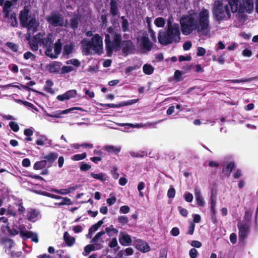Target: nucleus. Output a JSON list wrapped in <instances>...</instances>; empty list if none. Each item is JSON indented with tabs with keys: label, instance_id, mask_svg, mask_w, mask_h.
<instances>
[{
	"label": "nucleus",
	"instance_id": "obj_11",
	"mask_svg": "<svg viewBox=\"0 0 258 258\" xmlns=\"http://www.w3.org/2000/svg\"><path fill=\"white\" fill-rule=\"evenodd\" d=\"M137 44L139 47L147 51H150L152 47V43L148 37L144 35L138 36Z\"/></svg>",
	"mask_w": 258,
	"mask_h": 258
},
{
	"label": "nucleus",
	"instance_id": "obj_29",
	"mask_svg": "<svg viewBox=\"0 0 258 258\" xmlns=\"http://www.w3.org/2000/svg\"><path fill=\"white\" fill-rule=\"evenodd\" d=\"M122 49L125 51H127L133 48V43L131 41H124L122 43Z\"/></svg>",
	"mask_w": 258,
	"mask_h": 258
},
{
	"label": "nucleus",
	"instance_id": "obj_15",
	"mask_svg": "<svg viewBox=\"0 0 258 258\" xmlns=\"http://www.w3.org/2000/svg\"><path fill=\"white\" fill-rule=\"evenodd\" d=\"M76 95L77 91L76 90H71L63 94L58 95L56 98L60 101H63L75 97Z\"/></svg>",
	"mask_w": 258,
	"mask_h": 258
},
{
	"label": "nucleus",
	"instance_id": "obj_57",
	"mask_svg": "<svg viewBox=\"0 0 258 258\" xmlns=\"http://www.w3.org/2000/svg\"><path fill=\"white\" fill-rule=\"evenodd\" d=\"M72 229L75 233H79L82 232L83 227L81 225H77L72 227Z\"/></svg>",
	"mask_w": 258,
	"mask_h": 258
},
{
	"label": "nucleus",
	"instance_id": "obj_47",
	"mask_svg": "<svg viewBox=\"0 0 258 258\" xmlns=\"http://www.w3.org/2000/svg\"><path fill=\"white\" fill-rule=\"evenodd\" d=\"M184 198L185 200L187 202H189V203L191 202L192 201L193 198H194L192 195L189 192H185V194L184 195Z\"/></svg>",
	"mask_w": 258,
	"mask_h": 258
},
{
	"label": "nucleus",
	"instance_id": "obj_22",
	"mask_svg": "<svg viewBox=\"0 0 258 258\" xmlns=\"http://www.w3.org/2000/svg\"><path fill=\"white\" fill-rule=\"evenodd\" d=\"M13 3L10 1H6L3 7V14L5 18L9 17V13L11 11Z\"/></svg>",
	"mask_w": 258,
	"mask_h": 258
},
{
	"label": "nucleus",
	"instance_id": "obj_43",
	"mask_svg": "<svg viewBox=\"0 0 258 258\" xmlns=\"http://www.w3.org/2000/svg\"><path fill=\"white\" fill-rule=\"evenodd\" d=\"M251 216H252V212H249V211H246L245 213L244 219L241 222L247 223L249 224V222H250V221L251 219Z\"/></svg>",
	"mask_w": 258,
	"mask_h": 258
},
{
	"label": "nucleus",
	"instance_id": "obj_3",
	"mask_svg": "<svg viewBox=\"0 0 258 258\" xmlns=\"http://www.w3.org/2000/svg\"><path fill=\"white\" fill-rule=\"evenodd\" d=\"M238 11V0H216L214 2L212 14L219 23L230 19L231 13Z\"/></svg>",
	"mask_w": 258,
	"mask_h": 258
},
{
	"label": "nucleus",
	"instance_id": "obj_44",
	"mask_svg": "<svg viewBox=\"0 0 258 258\" xmlns=\"http://www.w3.org/2000/svg\"><path fill=\"white\" fill-rule=\"evenodd\" d=\"M105 233V232L103 231L98 232L91 240V242L95 243Z\"/></svg>",
	"mask_w": 258,
	"mask_h": 258
},
{
	"label": "nucleus",
	"instance_id": "obj_50",
	"mask_svg": "<svg viewBox=\"0 0 258 258\" xmlns=\"http://www.w3.org/2000/svg\"><path fill=\"white\" fill-rule=\"evenodd\" d=\"M10 254H11V258H18L22 256V253L20 251L16 252L15 250H12L10 252Z\"/></svg>",
	"mask_w": 258,
	"mask_h": 258
},
{
	"label": "nucleus",
	"instance_id": "obj_54",
	"mask_svg": "<svg viewBox=\"0 0 258 258\" xmlns=\"http://www.w3.org/2000/svg\"><path fill=\"white\" fill-rule=\"evenodd\" d=\"M197 56H202L205 54L206 49L202 47H199L197 49Z\"/></svg>",
	"mask_w": 258,
	"mask_h": 258
},
{
	"label": "nucleus",
	"instance_id": "obj_20",
	"mask_svg": "<svg viewBox=\"0 0 258 258\" xmlns=\"http://www.w3.org/2000/svg\"><path fill=\"white\" fill-rule=\"evenodd\" d=\"M27 218L30 221H36L39 218V213L35 209H30L27 212Z\"/></svg>",
	"mask_w": 258,
	"mask_h": 258
},
{
	"label": "nucleus",
	"instance_id": "obj_12",
	"mask_svg": "<svg viewBox=\"0 0 258 258\" xmlns=\"http://www.w3.org/2000/svg\"><path fill=\"white\" fill-rule=\"evenodd\" d=\"M74 110H79L81 111H83L84 110L82 108L80 107H72L70 108L64 110H57L56 111H55L53 112L52 113H48L47 112L45 113V115L48 117H50L52 118H60L61 117L62 115L65 114L67 113H68L70 112L71 111Z\"/></svg>",
	"mask_w": 258,
	"mask_h": 258
},
{
	"label": "nucleus",
	"instance_id": "obj_46",
	"mask_svg": "<svg viewBox=\"0 0 258 258\" xmlns=\"http://www.w3.org/2000/svg\"><path fill=\"white\" fill-rule=\"evenodd\" d=\"M11 128L15 132H17L19 130V126L18 124L15 121H11L9 123Z\"/></svg>",
	"mask_w": 258,
	"mask_h": 258
},
{
	"label": "nucleus",
	"instance_id": "obj_58",
	"mask_svg": "<svg viewBox=\"0 0 258 258\" xmlns=\"http://www.w3.org/2000/svg\"><path fill=\"white\" fill-rule=\"evenodd\" d=\"M73 70V68L71 66H63L61 68L62 73H69Z\"/></svg>",
	"mask_w": 258,
	"mask_h": 258
},
{
	"label": "nucleus",
	"instance_id": "obj_30",
	"mask_svg": "<svg viewBox=\"0 0 258 258\" xmlns=\"http://www.w3.org/2000/svg\"><path fill=\"white\" fill-rule=\"evenodd\" d=\"M143 70L145 74L151 75L153 73L154 69L151 65L146 64L143 66Z\"/></svg>",
	"mask_w": 258,
	"mask_h": 258
},
{
	"label": "nucleus",
	"instance_id": "obj_36",
	"mask_svg": "<svg viewBox=\"0 0 258 258\" xmlns=\"http://www.w3.org/2000/svg\"><path fill=\"white\" fill-rule=\"evenodd\" d=\"M73 49V45L72 44H69L66 45L63 48V54L67 55H70L72 53Z\"/></svg>",
	"mask_w": 258,
	"mask_h": 258
},
{
	"label": "nucleus",
	"instance_id": "obj_19",
	"mask_svg": "<svg viewBox=\"0 0 258 258\" xmlns=\"http://www.w3.org/2000/svg\"><path fill=\"white\" fill-rule=\"evenodd\" d=\"M7 215L12 216L13 217L12 224H8L7 225V228H8V226H10L12 228V226L13 225L14 222L16 224H17L18 225H18L19 222L21 220V218L19 217L17 218V214L16 212L13 211L12 209L9 208L7 210Z\"/></svg>",
	"mask_w": 258,
	"mask_h": 258
},
{
	"label": "nucleus",
	"instance_id": "obj_24",
	"mask_svg": "<svg viewBox=\"0 0 258 258\" xmlns=\"http://www.w3.org/2000/svg\"><path fill=\"white\" fill-rule=\"evenodd\" d=\"M63 238L66 243L70 246L73 245L76 241V239L71 236L68 232L64 233Z\"/></svg>",
	"mask_w": 258,
	"mask_h": 258
},
{
	"label": "nucleus",
	"instance_id": "obj_38",
	"mask_svg": "<svg viewBox=\"0 0 258 258\" xmlns=\"http://www.w3.org/2000/svg\"><path fill=\"white\" fill-rule=\"evenodd\" d=\"M9 23L11 24V25L13 27H15L17 25V21L16 18V14L15 13L12 14L9 19Z\"/></svg>",
	"mask_w": 258,
	"mask_h": 258
},
{
	"label": "nucleus",
	"instance_id": "obj_8",
	"mask_svg": "<svg viewBox=\"0 0 258 258\" xmlns=\"http://www.w3.org/2000/svg\"><path fill=\"white\" fill-rule=\"evenodd\" d=\"M12 228L10 226H8V230L9 232L13 235H16L18 234L19 232H20V234L24 237L27 238H30L31 240L35 242H38V238L37 234L31 231H28L26 230L23 226L22 225H18L14 222L13 225L12 226Z\"/></svg>",
	"mask_w": 258,
	"mask_h": 258
},
{
	"label": "nucleus",
	"instance_id": "obj_25",
	"mask_svg": "<svg viewBox=\"0 0 258 258\" xmlns=\"http://www.w3.org/2000/svg\"><path fill=\"white\" fill-rule=\"evenodd\" d=\"M47 165V161L45 160L36 162L33 166L35 170H40L44 168Z\"/></svg>",
	"mask_w": 258,
	"mask_h": 258
},
{
	"label": "nucleus",
	"instance_id": "obj_5",
	"mask_svg": "<svg viewBox=\"0 0 258 258\" xmlns=\"http://www.w3.org/2000/svg\"><path fill=\"white\" fill-rule=\"evenodd\" d=\"M159 42L167 45L172 42H178L180 40V31L178 24H168L166 33L160 32L158 35Z\"/></svg>",
	"mask_w": 258,
	"mask_h": 258
},
{
	"label": "nucleus",
	"instance_id": "obj_28",
	"mask_svg": "<svg viewBox=\"0 0 258 258\" xmlns=\"http://www.w3.org/2000/svg\"><path fill=\"white\" fill-rule=\"evenodd\" d=\"M234 167V164L231 162L223 168V172L225 175L229 176Z\"/></svg>",
	"mask_w": 258,
	"mask_h": 258
},
{
	"label": "nucleus",
	"instance_id": "obj_49",
	"mask_svg": "<svg viewBox=\"0 0 258 258\" xmlns=\"http://www.w3.org/2000/svg\"><path fill=\"white\" fill-rule=\"evenodd\" d=\"M253 79L252 78H248L246 79H240V80H228V81L230 83H242V82H250L252 81Z\"/></svg>",
	"mask_w": 258,
	"mask_h": 258
},
{
	"label": "nucleus",
	"instance_id": "obj_33",
	"mask_svg": "<svg viewBox=\"0 0 258 258\" xmlns=\"http://www.w3.org/2000/svg\"><path fill=\"white\" fill-rule=\"evenodd\" d=\"M60 199L59 200H61V202L59 203L58 204V205L60 206H63V205H72L73 204V202L71 201V199H69L68 198H67V197H60Z\"/></svg>",
	"mask_w": 258,
	"mask_h": 258
},
{
	"label": "nucleus",
	"instance_id": "obj_42",
	"mask_svg": "<svg viewBox=\"0 0 258 258\" xmlns=\"http://www.w3.org/2000/svg\"><path fill=\"white\" fill-rule=\"evenodd\" d=\"M47 140V138L45 136H40L38 139L36 141V144L39 146H43L45 142Z\"/></svg>",
	"mask_w": 258,
	"mask_h": 258
},
{
	"label": "nucleus",
	"instance_id": "obj_26",
	"mask_svg": "<svg viewBox=\"0 0 258 258\" xmlns=\"http://www.w3.org/2000/svg\"><path fill=\"white\" fill-rule=\"evenodd\" d=\"M57 158V155L55 153H50L47 156L44 157V159L46 161L49 162L48 167H50L52 163Z\"/></svg>",
	"mask_w": 258,
	"mask_h": 258
},
{
	"label": "nucleus",
	"instance_id": "obj_31",
	"mask_svg": "<svg viewBox=\"0 0 258 258\" xmlns=\"http://www.w3.org/2000/svg\"><path fill=\"white\" fill-rule=\"evenodd\" d=\"M4 244L6 247V252L8 253H10V252L12 251L11 249L14 246L13 241L12 240L8 239L5 241Z\"/></svg>",
	"mask_w": 258,
	"mask_h": 258
},
{
	"label": "nucleus",
	"instance_id": "obj_16",
	"mask_svg": "<svg viewBox=\"0 0 258 258\" xmlns=\"http://www.w3.org/2000/svg\"><path fill=\"white\" fill-rule=\"evenodd\" d=\"M103 247L102 244L95 243L94 245L88 244L84 247L83 254L84 256H87L91 251L95 249H99Z\"/></svg>",
	"mask_w": 258,
	"mask_h": 258
},
{
	"label": "nucleus",
	"instance_id": "obj_64",
	"mask_svg": "<svg viewBox=\"0 0 258 258\" xmlns=\"http://www.w3.org/2000/svg\"><path fill=\"white\" fill-rule=\"evenodd\" d=\"M117 241L116 238H113L111 241L110 242V243L109 244V246L110 247L113 248L116 247L117 245Z\"/></svg>",
	"mask_w": 258,
	"mask_h": 258
},
{
	"label": "nucleus",
	"instance_id": "obj_7",
	"mask_svg": "<svg viewBox=\"0 0 258 258\" xmlns=\"http://www.w3.org/2000/svg\"><path fill=\"white\" fill-rule=\"evenodd\" d=\"M82 42L85 44L86 49L88 51L91 50L94 52L101 54L103 52V38L98 34H94L89 42L83 40Z\"/></svg>",
	"mask_w": 258,
	"mask_h": 258
},
{
	"label": "nucleus",
	"instance_id": "obj_45",
	"mask_svg": "<svg viewBox=\"0 0 258 258\" xmlns=\"http://www.w3.org/2000/svg\"><path fill=\"white\" fill-rule=\"evenodd\" d=\"M41 195L46 196V197H50L52 199H57V200H59L60 198V196H57L55 195H53V194H51L47 192L46 191L41 192Z\"/></svg>",
	"mask_w": 258,
	"mask_h": 258
},
{
	"label": "nucleus",
	"instance_id": "obj_4",
	"mask_svg": "<svg viewBox=\"0 0 258 258\" xmlns=\"http://www.w3.org/2000/svg\"><path fill=\"white\" fill-rule=\"evenodd\" d=\"M105 43L107 53L110 55L113 51H117L121 48V36L118 32L109 27L105 33Z\"/></svg>",
	"mask_w": 258,
	"mask_h": 258
},
{
	"label": "nucleus",
	"instance_id": "obj_56",
	"mask_svg": "<svg viewBox=\"0 0 258 258\" xmlns=\"http://www.w3.org/2000/svg\"><path fill=\"white\" fill-rule=\"evenodd\" d=\"M116 201V199L114 196H112L110 198H108L106 200L107 204L109 206L113 205Z\"/></svg>",
	"mask_w": 258,
	"mask_h": 258
},
{
	"label": "nucleus",
	"instance_id": "obj_62",
	"mask_svg": "<svg viewBox=\"0 0 258 258\" xmlns=\"http://www.w3.org/2000/svg\"><path fill=\"white\" fill-rule=\"evenodd\" d=\"M119 211L120 213L126 214L130 211V208L127 206H122L120 208Z\"/></svg>",
	"mask_w": 258,
	"mask_h": 258
},
{
	"label": "nucleus",
	"instance_id": "obj_6",
	"mask_svg": "<svg viewBox=\"0 0 258 258\" xmlns=\"http://www.w3.org/2000/svg\"><path fill=\"white\" fill-rule=\"evenodd\" d=\"M19 18L21 25L27 28L28 31H32L34 32L37 30L39 22L35 17L31 16L28 8L25 7L21 12Z\"/></svg>",
	"mask_w": 258,
	"mask_h": 258
},
{
	"label": "nucleus",
	"instance_id": "obj_51",
	"mask_svg": "<svg viewBox=\"0 0 258 258\" xmlns=\"http://www.w3.org/2000/svg\"><path fill=\"white\" fill-rule=\"evenodd\" d=\"M24 57L26 60L29 59H31L34 60L35 58V56L31 52L27 51L24 53Z\"/></svg>",
	"mask_w": 258,
	"mask_h": 258
},
{
	"label": "nucleus",
	"instance_id": "obj_39",
	"mask_svg": "<svg viewBox=\"0 0 258 258\" xmlns=\"http://www.w3.org/2000/svg\"><path fill=\"white\" fill-rule=\"evenodd\" d=\"M50 191L55 192L56 194H60L62 195H66L69 194V191L68 188H63L60 189H57L55 188H51Z\"/></svg>",
	"mask_w": 258,
	"mask_h": 258
},
{
	"label": "nucleus",
	"instance_id": "obj_9",
	"mask_svg": "<svg viewBox=\"0 0 258 258\" xmlns=\"http://www.w3.org/2000/svg\"><path fill=\"white\" fill-rule=\"evenodd\" d=\"M46 21L52 26H63L67 25V21H64L63 17L59 14L55 12L52 13L46 17Z\"/></svg>",
	"mask_w": 258,
	"mask_h": 258
},
{
	"label": "nucleus",
	"instance_id": "obj_23",
	"mask_svg": "<svg viewBox=\"0 0 258 258\" xmlns=\"http://www.w3.org/2000/svg\"><path fill=\"white\" fill-rule=\"evenodd\" d=\"M61 66V63L59 62H53L47 66V69L50 72L56 73L59 71Z\"/></svg>",
	"mask_w": 258,
	"mask_h": 258
},
{
	"label": "nucleus",
	"instance_id": "obj_59",
	"mask_svg": "<svg viewBox=\"0 0 258 258\" xmlns=\"http://www.w3.org/2000/svg\"><path fill=\"white\" fill-rule=\"evenodd\" d=\"M123 253L125 255H131L133 254L134 250L131 247H128L124 249Z\"/></svg>",
	"mask_w": 258,
	"mask_h": 258
},
{
	"label": "nucleus",
	"instance_id": "obj_18",
	"mask_svg": "<svg viewBox=\"0 0 258 258\" xmlns=\"http://www.w3.org/2000/svg\"><path fill=\"white\" fill-rule=\"evenodd\" d=\"M136 247L144 252H148L150 250V247L147 243L141 240L137 241Z\"/></svg>",
	"mask_w": 258,
	"mask_h": 258
},
{
	"label": "nucleus",
	"instance_id": "obj_63",
	"mask_svg": "<svg viewBox=\"0 0 258 258\" xmlns=\"http://www.w3.org/2000/svg\"><path fill=\"white\" fill-rule=\"evenodd\" d=\"M118 220L119 222L124 224L128 222V219L127 217L126 216H120L118 218Z\"/></svg>",
	"mask_w": 258,
	"mask_h": 258
},
{
	"label": "nucleus",
	"instance_id": "obj_48",
	"mask_svg": "<svg viewBox=\"0 0 258 258\" xmlns=\"http://www.w3.org/2000/svg\"><path fill=\"white\" fill-rule=\"evenodd\" d=\"M66 63L68 64H72L76 67H79L80 64V61L78 59L75 58L68 60Z\"/></svg>",
	"mask_w": 258,
	"mask_h": 258
},
{
	"label": "nucleus",
	"instance_id": "obj_2",
	"mask_svg": "<svg viewBox=\"0 0 258 258\" xmlns=\"http://www.w3.org/2000/svg\"><path fill=\"white\" fill-rule=\"evenodd\" d=\"M52 35L48 34L43 37V34L39 33L34 37V42L29 41L30 45L33 50H36L38 45L42 46L46 48L45 54L52 58H56L61 51L62 44L60 40L58 39L54 45V50L51 48L52 44Z\"/></svg>",
	"mask_w": 258,
	"mask_h": 258
},
{
	"label": "nucleus",
	"instance_id": "obj_35",
	"mask_svg": "<svg viewBox=\"0 0 258 258\" xmlns=\"http://www.w3.org/2000/svg\"><path fill=\"white\" fill-rule=\"evenodd\" d=\"M154 24L158 27H163L165 24V21L163 18L158 17L155 20Z\"/></svg>",
	"mask_w": 258,
	"mask_h": 258
},
{
	"label": "nucleus",
	"instance_id": "obj_14",
	"mask_svg": "<svg viewBox=\"0 0 258 258\" xmlns=\"http://www.w3.org/2000/svg\"><path fill=\"white\" fill-rule=\"evenodd\" d=\"M119 241L122 245L128 246L132 243V238L130 235L125 232H122L119 234Z\"/></svg>",
	"mask_w": 258,
	"mask_h": 258
},
{
	"label": "nucleus",
	"instance_id": "obj_52",
	"mask_svg": "<svg viewBox=\"0 0 258 258\" xmlns=\"http://www.w3.org/2000/svg\"><path fill=\"white\" fill-rule=\"evenodd\" d=\"M175 195V190L173 187H170L167 192V196L169 198H173Z\"/></svg>",
	"mask_w": 258,
	"mask_h": 258
},
{
	"label": "nucleus",
	"instance_id": "obj_1",
	"mask_svg": "<svg viewBox=\"0 0 258 258\" xmlns=\"http://www.w3.org/2000/svg\"><path fill=\"white\" fill-rule=\"evenodd\" d=\"M181 31L185 35L194 31L203 35H207L210 32V12L203 8L198 12L190 10L183 16L180 21Z\"/></svg>",
	"mask_w": 258,
	"mask_h": 258
},
{
	"label": "nucleus",
	"instance_id": "obj_32",
	"mask_svg": "<svg viewBox=\"0 0 258 258\" xmlns=\"http://www.w3.org/2000/svg\"><path fill=\"white\" fill-rule=\"evenodd\" d=\"M91 176L96 179H98V180H100L101 181H105L106 179V175L104 173H98V174H96V173H92L91 174Z\"/></svg>",
	"mask_w": 258,
	"mask_h": 258
},
{
	"label": "nucleus",
	"instance_id": "obj_53",
	"mask_svg": "<svg viewBox=\"0 0 258 258\" xmlns=\"http://www.w3.org/2000/svg\"><path fill=\"white\" fill-rule=\"evenodd\" d=\"M7 45L13 51L15 52H17L18 50V46L17 45L12 43V42H8L7 43Z\"/></svg>",
	"mask_w": 258,
	"mask_h": 258
},
{
	"label": "nucleus",
	"instance_id": "obj_34",
	"mask_svg": "<svg viewBox=\"0 0 258 258\" xmlns=\"http://www.w3.org/2000/svg\"><path fill=\"white\" fill-rule=\"evenodd\" d=\"M102 106H107L109 107H119L121 106H123L125 105H130V103L123 102L118 104H100Z\"/></svg>",
	"mask_w": 258,
	"mask_h": 258
},
{
	"label": "nucleus",
	"instance_id": "obj_10",
	"mask_svg": "<svg viewBox=\"0 0 258 258\" xmlns=\"http://www.w3.org/2000/svg\"><path fill=\"white\" fill-rule=\"evenodd\" d=\"M253 10V0H242L238 4V11L239 13H251Z\"/></svg>",
	"mask_w": 258,
	"mask_h": 258
},
{
	"label": "nucleus",
	"instance_id": "obj_55",
	"mask_svg": "<svg viewBox=\"0 0 258 258\" xmlns=\"http://www.w3.org/2000/svg\"><path fill=\"white\" fill-rule=\"evenodd\" d=\"M19 102L28 108H31L34 109L35 110H36V108H35V107L30 102H27L26 101H21V100H20Z\"/></svg>",
	"mask_w": 258,
	"mask_h": 258
},
{
	"label": "nucleus",
	"instance_id": "obj_13",
	"mask_svg": "<svg viewBox=\"0 0 258 258\" xmlns=\"http://www.w3.org/2000/svg\"><path fill=\"white\" fill-rule=\"evenodd\" d=\"M249 224L247 223L239 222L238 224V228L239 230V237L243 239L245 238L248 234Z\"/></svg>",
	"mask_w": 258,
	"mask_h": 258
},
{
	"label": "nucleus",
	"instance_id": "obj_27",
	"mask_svg": "<svg viewBox=\"0 0 258 258\" xmlns=\"http://www.w3.org/2000/svg\"><path fill=\"white\" fill-rule=\"evenodd\" d=\"M109 237L113 236L116 235L118 232L117 229L114 228L112 225L105 228V232Z\"/></svg>",
	"mask_w": 258,
	"mask_h": 258
},
{
	"label": "nucleus",
	"instance_id": "obj_17",
	"mask_svg": "<svg viewBox=\"0 0 258 258\" xmlns=\"http://www.w3.org/2000/svg\"><path fill=\"white\" fill-rule=\"evenodd\" d=\"M195 195L198 206H204L205 204L204 199L201 195V191L199 188L196 187L194 189Z\"/></svg>",
	"mask_w": 258,
	"mask_h": 258
},
{
	"label": "nucleus",
	"instance_id": "obj_21",
	"mask_svg": "<svg viewBox=\"0 0 258 258\" xmlns=\"http://www.w3.org/2000/svg\"><path fill=\"white\" fill-rule=\"evenodd\" d=\"M103 149L109 154H118L121 150L120 146L107 145L104 146Z\"/></svg>",
	"mask_w": 258,
	"mask_h": 258
},
{
	"label": "nucleus",
	"instance_id": "obj_41",
	"mask_svg": "<svg viewBox=\"0 0 258 258\" xmlns=\"http://www.w3.org/2000/svg\"><path fill=\"white\" fill-rule=\"evenodd\" d=\"M86 153H84L81 154H76L71 157V159L74 161H79L84 159L86 157Z\"/></svg>",
	"mask_w": 258,
	"mask_h": 258
},
{
	"label": "nucleus",
	"instance_id": "obj_61",
	"mask_svg": "<svg viewBox=\"0 0 258 258\" xmlns=\"http://www.w3.org/2000/svg\"><path fill=\"white\" fill-rule=\"evenodd\" d=\"M198 254L197 250L194 248H191L189 251V255L191 258H195Z\"/></svg>",
	"mask_w": 258,
	"mask_h": 258
},
{
	"label": "nucleus",
	"instance_id": "obj_37",
	"mask_svg": "<svg viewBox=\"0 0 258 258\" xmlns=\"http://www.w3.org/2000/svg\"><path fill=\"white\" fill-rule=\"evenodd\" d=\"M79 17L78 16H75L72 17L71 19V25L73 28H76L79 25Z\"/></svg>",
	"mask_w": 258,
	"mask_h": 258
},
{
	"label": "nucleus",
	"instance_id": "obj_60",
	"mask_svg": "<svg viewBox=\"0 0 258 258\" xmlns=\"http://www.w3.org/2000/svg\"><path fill=\"white\" fill-rule=\"evenodd\" d=\"M178 209L182 216L186 217L187 216L188 212L186 209L182 208L181 207H178Z\"/></svg>",
	"mask_w": 258,
	"mask_h": 258
},
{
	"label": "nucleus",
	"instance_id": "obj_40",
	"mask_svg": "<svg viewBox=\"0 0 258 258\" xmlns=\"http://www.w3.org/2000/svg\"><path fill=\"white\" fill-rule=\"evenodd\" d=\"M110 12L113 15L117 14V5L116 2L113 1H112L110 3Z\"/></svg>",
	"mask_w": 258,
	"mask_h": 258
}]
</instances>
